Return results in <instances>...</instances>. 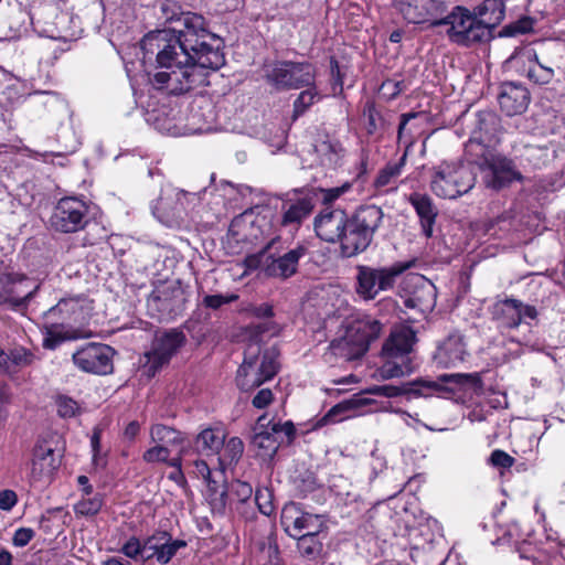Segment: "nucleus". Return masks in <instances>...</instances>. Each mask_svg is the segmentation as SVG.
<instances>
[{"label":"nucleus","instance_id":"nucleus-45","mask_svg":"<svg viewBox=\"0 0 565 565\" xmlns=\"http://www.w3.org/2000/svg\"><path fill=\"white\" fill-rule=\"evenodd\" d=\"M104 503V494L102 493L83 494L82 499L75 503L74 512L79 516H94L99 513Z\"/></svg>","mask_w":565,"mask_h":565},{"label":"nucleus","instance_id":"nucleus-36","mask_svg":"<svg viewBox=\"0 0 565 565\" xmlns=\"http://www.w3.org/2000/svg\"><path fill=\"white\" fill-rule=\"evenodd\" d=\"M351 334L347 331L343 338L335 339L330 344L331 353L345 361L359 360L365 354V347H360L352 341Z\"/></svg>","mask_w":565,"mask_h":565},{"label":"nucleus","instance_id":"nucleus-37","mask_svg":"<svg viewBox=\"0 0 565 565\" xmlns=\"http://www.w3.org/2000/svg\"><path fill=\"white\" fill-rule=\"evenodd\" d=\"M320 534L321 532L311 531L296 537L297 550L301 557L316 561L322 555L323 542Z\"/></svg>","mask_w":565,"mask_h":565},{"label":"nucleus","instance_id":"nucleus-10","mask_svg":"<svg viewBox=\"0 0 565 565\" xmlns=\"http://www.w3.org/2000/svg\"><path fill=\"white\" fill-rule=\"evenodd\" d=\"M316 67L309 62L277 61L265 70L266 82L277 90L300 89L316 82Z\"/></svg>","mask_w":565,"mask_h":565},{"label":"nucleus","instance_id":"nucleus-7","mask_svg":"<svg viewBox=\"0 0 565 565\" xmlns=\"http://www.w3.org/2000/svg\"><path fill=\"white\" fill-rule=\"evenodd\" d=\"M186 343V335L179 329L157 332L151 349L140 359V371L148 379L153 377Z\"/></svg>","mask_w":565,"mask_h":565},{"label":"nucleus","instance_id":"nucleus-55","mask_svg":"<svg viewBox=\"0 0 565 565\" xmlns=\"http://www.w3.org/2000/svg\"><path fill=\"white\" fill-rule=\"evenodd\" d=\"M530 32V18L523 17L516 22L505 25L501 31V36H516Z\"/></svg>","mask_w":565,"mask_h":565},{"label":"nucleus","instance_id":"nucleus-57","mask_svg":"<svg viewBox=\"0 0 565 565\" xmlns=\"http://www.w3.org/2000/svg\"><path fill=\"white\" fill-rule=\"evenodd\" d=\"M34 535H35V533L32 529L20 527L14 532L12 542L15 546L23 547L32 541Z\"/></svg>","mask_w":565,"mask_h":565},{"label":"nucleus","instance_id":"nucleus-12","mask_svg":"<svg viewBox=\"0 0 565 565\" xmlns=\"http://www.w3.org/2000/svg\"><path fill=\"white\" fill-rule=\"evenodd\" d=\"M89 207L76 196H65L57 201L50 217L51 227L68 234L84 230L89 222Z\"/></svg>","mask_w":565,"mask_h":565},{"label":"nucleus","instance_id":"nucleus-20","mask_svg":"<svg viewBox=\"0 0 565 565\" xmlns=\"http://www.w3.org/2000/svg\"><path fill=\"white\" fill-rule=\"evenodd\" d=\"M185 546L184 540H174L167 531H158L145 540V562L156 558L159 564L166 565Z\"/></svg>","mask_w":565,"mask_h":565},{"label":"nucleus","instance_id":"nucleus-19","mask_svg":"<svg viewBox=\"0 0 565 565\" xmlns=\"http://www.w3.org/2000/svg\"><path fill=\"white\" fill-rule=\"evenodd\" d=\"M348 214L342 209L326 206L316 217L313 227L318 237L328 243L341 241Z\"/></svg>","mask_w":565,"mask_h":565},{"label":"nucleus","instance_id":"nucleus-28","mask_svg":"<svg viewBox=\"0 0 565 565\" xmlns=\"http://www.w3.org/2000/svg\"><path fill=\"white\" fill-rule=\"evenodd\" d=\"M367 404V398L354 395L353 397L345 399L332 406L322 417L317 419L313 424V428L318 429L326 425L340 423L352 416L353 412Z\"/></svg>","mask_w":565,"mask_h":565},{"label":"nucleus","instance_id":"nucleus-9","mask_svg":"<svg viewBox=\"0 0 565 565\" xmlns=\"http://www.w3.org/2000/svg\"><path fill=\"white\" fill-rule=\"evenodd\" d=\"M408 268L405 264H394L385 267L358 265L355 267V292L365 300H374L381 292L394 288L396 278Z\"/></svg>","mask_w":565,"mask_h":565},{"label":"nucleus","instance_id":"nucleus-3","mask_svg":"<svg viewBox=\"0 0 565 565\" xmlns=\"http://www.w3.org/2000/svg\"><path fill=\"white\" fill-rule=\"evenodd\" d=\"M383 217L382 209L374 204L361 205L349 215L340 241L342 254L352 257L366 250L381 227Z\"/></svg>","mask_w":565,"mask_h":565},{"label":"nucleus","instance_id":"nucleus-41","mask_svg":"<svg viewBox=\"0 0 565 565\" xmlns=\"http://www.w3.org/2000/svg\"><path fill=\"white\" fill-rule=\"evenodd\" d=\"M303 88L305 89L300 92L292 104L294 119L302 116L313 104L321 99V94L316 85V82H313L311 85L305 86Z\"/></svg>","mask_w":565,"mask_h":565},{"label":"nucleus","instance_id":"nucleus-44","mask_svg":"<svg viewBox=\"0 0 565 565\" xmlns=\"http://www.w3.org/2000/svg\"><path fill=\"white\" fill-rule=\"evenodd\" d=\"M222 452L218 456V463L222 469L236 463L244 451V444L241 438L232 437L222 447Z\"/></svg>","mask_w":565,"mask_h":565},{"label":"nucleus","instance_id":"nucleus-61","mask_svg":"<svg viewBox=\"0 0 565 565\" xmlns=\"http://www.w3.org/2000/svg\"><path fill=\"white\" fill-rule=\"evenodd\" d=\"M349 189V185L332 188L322 190V201L324 204H330L333 201H335L338 198H340L347 190Z\"/></svg>","mask_w":565,"mask_h":565},{"label":"nucleus","instance_id":"nucleus-51","mask_svg":"<svg viewBox=\"0 0 565 565\" xmlns=\"http://www.w3.org/2000/svg\"><path fill=\"white\" fill-rule=\"evenodd\" d=\"M252 494L253 488L248 482L235 480L231 483L230 492H227V498L244 503L250 499Z\"/></svg>","mask_w":565,"mask_h":565},{"label":"nucleus","instance_id":"nucleus-2","mask_svg":"<svg viewBox=\"0 0 565 565\" xmlns=\"http://www.w3.org/2000/svg\"><path fill=\"white\" fill-rule=\"evenodd\" d=\"M85 299L82 297L62 298L43 313L41 329L42 345L46 350H55L62 343L86 339L90 332L74 324L85 320Z\"/></svg>","mask_w":565,"mask_h":565},{"label":"nucleus","instance_id":"nucleus-46","mask_svg":"<svg viewBox=\"0 0 565 565\" xmlns=\"http://www.w3.org/2000/svg\"><path fill=\"white\" fill-rule=\"evenodd\" d=\"M269 427L271 430L270 435L274 436L278 448L281 445L291 444L296 437V428L290 420L285 423L270 420Z\"/></svg>","mask_w":565,"mask_h":565},{"label":"nucleus","instance_id":"nucleus-39","mask_svg":"<svg viewBox=\"0 0 565 565\" xmlns=\"http://www.w3.org/2000/svg\"><path fill=\"white\" fill-rule=\"evenodd\" d=\"M406 160L407 151L404 152L398 161L387 162L385 167L379 171L376 178L374 179V186L379 190L394 183L395 180L402 174L406 164Z\"/></svg>","mask_w":565,"mask_h":565},{"label":"nucleus","instance_id":"nucleus-6","mask_svg":"<svg viewBox=\"0 0 565 565\" xmlns=\"http://www.w3.org/2000/svg\"><path fill=\"white\" fill-rule=\"evenodd\" d=\"M441 383H455L461 387L472 390L481 387V380L477 373H457L441 375L438 377V381L417 380L403 383L402 385H379L371 388L370 392L385 397H396L401 395L427 397L445 391Z\"/></svg>","mask_w":565,"mask_h":565},{"label":"nucleus","instance_id":"nucleus-32","mask_svg":"<svg viewBox=\"0 0 565 565\" xmlns=\"http://www.w3.org/2000/svg\"><path fill=\"white\" fill-rule=\"evenodd\" d=\"M417 280V288L405 303L407 307H418L422 311L431 310L436 305V287L422 276Z\"/></svg>","mask_w":565,"mask_h":565},{"label":"nucleus","instance_id":"nucleus-42","mask_svg":"<svg viewBox=\"0 0 565 565\" xmlns=\"http://www.w3.org/2000/svg\"><path fill=\"white\" fill-rule=\"evenodd\" d=\"M150 436L153 443L166 447L183 443V435L181 431L162 424L152 425Z\"/></svg>","mask_w":565,"mask_h":565},{"label":"nucleus","instance_id":"nucleus-33","mask_svg":"<svg viewBox=\"0 0 565 565\" xmlns=\"http://www.w3.org/2000/svg\"><path fill=\"white\" fill-rule=\"evenodd\" d=\"M269 425L270 419H268L266 415L258 417L253 429L250 443L255 447L265 450L266 455H274L277 452L278 447L274 436L270 435L271 430Z\"/></svg>","mask_w":565,"mask_h":565},{"label":"nucleus","instance_id":"nucleus-22","mask_svg":"<svg viewBox=\"0 0 565 565\" xmlns=\"http://www.w3.org/2000/svg\"><path fill=\"white\" fill-rule=\"evenodd\" d=\"M529 100L527 88L514 82L505 83L499 95L500 108L507 116L523 114L527 109Z\"/></svg>","mask_w":565,"mask_h":565},{"label":"nucleus","instance_id":"nucleus-52","mask_svg":"<svg viewBox=\"0 0 565 565\" xmlns=\"http://www.w3.org/2000/svg\"><path fill=\"white\" fill-rule=\"evenodd\" d=\"M238 299L237 294L230 295H205L202 299V306L212 310H217L224 305L232 303Z\"/></svg>","mask_w":565,"mask_h":565},{"label":"nucleus","instance_id":"nucleus-62","mask_svg":"<svg viewBox=\"0 0 565 565\" xmlns=\"http://www.w3.org/2000/svg\"><path fill=\"white\" fill-rule=\"evenodd\" d=\"M537 66L541 74L537 73V70L532 67V79L540 84L548 83L553 76V70L542 66L539 62Z\"/></svg>","mask_w":565,"mask_h":565},{"label":"nucleus","instance_id":"nucleus-50","mask_svg":"<svg viewBox=\"0 0 565 565\" xmlns=\"http://www.w3.org/2000/svg\"><path fill=\"white\" fill-rule=\"evenodd\" d=\"M145 541L141 542L138 537L131 536L121 547V553L135 561L141 559L145 562L146 547Z\"/></svg>","mask_w":565,"mask_h":565},{"label":"nucleus","instance_id":"nucleus-38","mask_svg":"<svg viewBox=\"0 0 565 565\" xmlns=\"http://www.w3.org/2000/svg\"><path fill=\"white\" fill-rule=\"evenodd\" d=\"M281 331V327L273 321L265 320L258 323H250L244 329V334L248 340V343H257L260 345V342L264 337H275L278 335Z\"/></svg>","mask_w":565,"mask_h":565},{"label":"nucleus","instance_id":"nucleus-63","mask_svg":"<svg viewBox=\"0 0 565 565\" xmlns=\"http://www.w3.org/2000/svg\"><path fill=\"white\" fill-rule=\"evenodd\" d=\"M401 86H402V82H395L393 79H387L382 84V89H387L388 97L394 98L395 96H397L401 93V90H402Z\"/></svg>","mask_w":565,"mask_h":565},{"label":"nucleus","instance_id":"nucleus-35","mask_svg":"<svg viewBox=\"0 0 565 565\" xmlns=\"http://www.w3.org/2000/svg\"><path fill=\"white\" fill-rule=\"evenodd\" d=\"M34 353L22 345H14L10 348L8 351L4 350V361L6 364L8 365L6 374H15L20 370L30 366L34 362Z\"/></svg>","mask_w":565,"mask_h":565},{"label":"nucleus","instance_id":"nucleus-17","mask_svg":"<svg viewBox=\"0 0 565 565\" xmlns=\"http://www.w3.org/2000/svg\"><path fill=\"white\" fill-rule=\"evenodd\" d=\"M395 8L409 23H430L438 25L437 21L446 12V4L439 0H394Z\"/></svg>","mask_w":565,"mask_h":565},{"label":"nucleus","instance_id":"nucleus-29","mask_svg":"<svg viewBox=\"0 0 565 565\" xmlns=\"http://www.w3.org/2000/svg\"><path fill=\"white\" fill-rule=\"evenodd\" d=\"M363 128L369 137L379 139L385 132L387 120L382 109L373 100H366L363 110Z\"/></svg>","mask_w":565,"mask_h":565},{"label":"nucleus","instance_id":"nucleus-43","mask_svg":"<svg viewBox=\"0 0 565 565\" xmlns=\"http://www.w3.org/2000/svg\"><path fill=\"white\" fill-rule=\"evenodd\" d=\"M316 151L322 166L334 169L339 164L343 149L339 142L326 140L316 146Z\"/></svg>","mask_w":565,"mask_h":565},{"label":"nucleus","instance_id":"nucleus-60","mask_svg":"<svg viewBox=\"0 0 565 565\" xmlns=\"http://www.w3.org/2000/svg\"><path fill=\"white\" fill-rule=\"evenodd\" d=\"M273 401V393L268 388H263L258 391V393L254 396L252 404L256 408H265L267 407Z\"/></svg>","mask_w":565,"mask_h":565},{"label":"nucleus","instance_id":"nucleus-1","mask_svg":"<svg viewBox=\"0 0 565 565\" xmlns=\"http://www.w3.org/2000/svg\"><path fill=\"white\" fill-rule=\"evenodd\" d=\"M171 29L157 30L141 40L143 62L152 63L150 83L171 95H182L207 84L206 70L216 71L225 64L218 39L198 13L184 12L174 1L161 6Z\"/></svg>","mask_w":565,"mask_h":565},{"label":"nucleus","instance_id":"nucleus-13","mask_svg":"<svg viewBox=\"0 0 565 565\" xmlns=\"http://www.w3.org/2000/svg\"><path fill=\"white\" fill-rule=\"evenodd\" d=\"M193 198L194 194L183 190L163 189L160 196L151 205L152 214L159 222L169 227L179 226L185 215L186 205Z\"/></svg>","mask_w":565,"mask_h":565},{"label":"nucleus","instance_id":"nucleus-14","mask_svg":"<svg viewBox=\"0 0 565 565\" xmlns=\"http://www.w3.org/2000/svg\"><path fill=\"white\" fill-rule=\"evenodd\" d=\"M113 355L109 345L92 342L76 350L72 360L83 372L105 375L113 372Z\"/></svg>","mask_w":565,"mask_h":565},{"label":"nucleus","instance_id":"nucleus-16","mask_svg":"<svg viewBox=\"0 0 565 565\" xmlns=\"http://www.w3.org/2000/svg\"><path fill=\"white\" fill-rule=\"evenodd\" d=\"M307 254V247L297 245L286 249L282 241L269 250L266 263V276L288 279L297 273L300 258Z\"/></svg>","mask_w":565,"mask_h":565},{"label":"nucleus","instance_id":"nucleus-23","mask_svg":"<svg viewBox=\"0 0 565 565\" xmlns=\"http://www.w3.org/2000/svg\"><path fill=\"white\" fill-rule=\"evenodd\" d=\"M60 466L54 448L46 440H38L32 452L31 478L34 481L52 475Z\"/></svg>","mask_w":565,"mask_h":565},{"label":"nucleus","instance_id":"nucleus-4","mask_svg":"<svg viewBox=\"0 0 565 565\" xmlns=\"http://www.w3.org/2000/svg\"><path fill=\"white\" fill-rule=\"evenodd\" d=\"M278 356L279 351L275 347L262 351V345L247 343L243 363L236 373L237 387L249 392L270 381L279 370Z\"/></svg>","mask_w":565,"mask_h":565},{"label":"nucleus","instance_id":"nucleus-34","mask_svg":"<svg viewBox=\"0 0 565 565\" xmlns=\"http://www.w3.org/2000/svg\"><path fill=\"white\" fill-rule=\"evenodd\" d=\"M224 439L222 430L206 428L196 436L194 446L196 451L204 456L217 455L224 446Z\"/></svg>","mask_w":565,"mask_h":565},{"label":"nucleus","instance_id":"nucleus-58","mask_svg":"<svg viewBox=\"0 0 565 565\" xmlns=\"http://www.w3.org/2000/svg\"><path fill=\"white\" fill-rule=\"evenodd\" d=\"M17 503L18 495L13 490L6 489L0 491V510L11 511Z\"/></svg>","mask_w":565,"mask_h":565},{"label":"nucleus","instance_id":"nucleus-30","mask_svg":"<svg viewBox=\"0 0 565 565\" xmlns=\"http://www.w3.org/2000/svg\"><path fill=\"white\" fill-rule=\"evenodd\" d=\"M313 206L312 199L309 196L297 199L295 202L285 203L282 205L284 213L281 217V225L299 226L301 222L311 214Z\"/></svg>","mask_w":565,"mask_h":565},{"label":"nucleus","instance_id":"nucleus-64","mask_svg":"<svg viewBox=\"0 0 565 565\" xmlns=\"http://www.w3.org/2000/svg\"><path fill=\"white\" fill-rule=\"evenodd\" d=\"M194 467H195L196 475L201 476L204 480L212 477L211 469H210L209 465L206 463V461L201 460V459L195 460Z\"/></svg>","mask_w":565,"mask_h":565},{"label":"nucleus","instance_id":"nucleus-5","mask_svg":"<svg viewBox=\"0 0 565 565\" xmlns=\"http://www.w3.org/2000/svg\"><path fill=\"white\" fill-rule=\"evenodd\" d=\"M416 342L415 331L407 326H397L391 330L381 351L383 360L379 369L383 379L404 376L413 371L412 351Z\"/></svg>","mask_w":565,"mask_h":565},{"label":"nucleus","instance_id":"nucleus-26","mask_svg":"<svg viewBox=\"0 0 565 565\" xmlns=\"http://www.w3.org/2000/svg\"><path fill=\"white\" fill-rule=\"evenodd\" d=\"M25 282L24 278L14 280L11 276H7L0 289V305H7L12 309L24 308L39 288L36 286L33 290H22Z\"/></svg>","mask_w":565,"mask_h":565},{"label":"nucleus","instance_id":"nucleus-49","mask_svg":"<svg viewBox=\"0 0 565 565\" xmlns=\"http://www.w3.org/2000/svg\"><path fill=\"white\" fill-rule=\"evenodd\" d=\"M514 461L512 456L501 449L493 450L487 460L488 465L498 469L501 476L513 466Z\"/></svg>","mask_w":565,"mask_h":565},{"label":"nucleus","instance_id":"nucleus-15","mask_svg":"<svg viewBox=\"0 0 565 565\" xmlns=\"http://www.w3.org/2000/svg\"><path fill=\"white\" fill-rule=\"evenodd\" d=\"M280 525L288 536L296 539L306 532H322L324 522L322 515L306 512L299 504L290 502L281 510Z\"/></svg>","mask_w":565,"mask_h":565},{"label":"nucleus","instance_id":"nucleus-59","mask_svg":"<svg viewBox=\"0 0 565 565\" xmlns=\"http://www.w3.org/2000/svg\"><path fill=\"white\" fill-rule=\"evenodd\" d=\"M246 311L255 317V318H258V319H268V318H271L274 316V309H273V306H270L269 303H262V305H258V306H250L249 308L246 309Z\"/></svg>","mask_w":565,"mask_h":565},{"label":"nucleus","instance_id":"nucleus-54","mask_svg":"<svg viewBox=\"0 0 565 565\" xmlns=\"http://www.w3.org/2000/svg\"><path fill=\"white\" fill-rule=\"evenodd\" d=\"M170 456V450L168 447L157 444V446L149 448L142 455V459L146 462H166Z\"/></svg>","mask_w":565,"mask_h":565},{"label":"nucleus","instance_id":"nucleus-53","mask_svg":"<svg viewBox=\"0 0 565 565\" xmlns=\"http://www.w3.org/2000/svg\"><path fill=\"white\" fill-rule=\"evenodd\" d=\"M57 414L63 418H72L79 413L76 401L67 396H58L56 399Z\"/></svg>","mask_w":565,"mask_h":565},{"label":"nucleus","instance_id":"nucleus-11","mask_svg":"<svg viewBox=\"0 0 565 565\" xmlns=\"http://www.w3.org/2000/svg\"><path fill=\"white\" fill-rule=\"evenodd\" d=\"M438 25L449 24V39L459 45L470 46L490 40V30L478 21L475 13L463 7H456L446 18L437 21Z\"/></svg>","mask_w":565,"mask_h":565},{"label":"nucleus","instance_id":"nucleus-18","mask_svg":"<svg viewBox=\"0 0 565 565\" xmlns=\"http://www.w3.org/2000/svg\"><path fill=\"white\" fill-rule=\"evenodd\" d=\"M480 168L484 172L486 186L497 191L521 179V174L514 169L512 161L500 156L484 158Z\"/></svg>","mask_w":565,"mask_h":565},{"label":"nucleus","instance_id":"nucleus-40","mask_svg":"<svg viewBox=\"0 0 565 565\" xmlns=\"http://www.w3.org/2000/svg\"><path fill=\"white\" fill-rule=\"evenodd\" d=\"M544 531L546 532V540L551 541V544L543 550L540 555V564L543 565H564L565 564V544L556 543L554 537V532L550 530L547 532L545 525H543Z\"/></svg>","mask_w":565,"mask_h":565},{"label":"nucleus","instance_id":"nucleus-8","mask_svg":"<svg viewBox=\"0 0 565 565\" xmlns=\"http://www.w3.org/2000/svg\"><path fill=\"white\" fill-rule=\"evenodd\" d=\"M476 183V174L469 166L444 162L435 169L431 191L443 199H456L468 193Z\"/></svg>","mask_w":565,"mask_h":565},{"label":"nucleus","instance_id":"nucleus-21","mask_svg":"<svg viewBox=\"0 0 565 565\" xmlns=\"http://www.w3.org/2000/svg\"><path fill=\"white\" fill-rule=\"evenodd\" d=\"M467 355L463 338L459 333L449 334L437 348L434 360L443 367H455L463 362Z\"/></svg>","mask_w":565,"mask_h":565},{"label":"nucleus","instance_id":"nucleus-27","mask_svg":"<svg viewBox=\"0 0 565 565\" xmlns=\"http://www.w3.org/2000/svg\"><path fill=\"white\" fill-rule=\"evenodd\" d=\"M383 323L367 316L355 320L348 329V332L351 334L352 341H356L360 347H365L366 353L371 343L383 333Z\"/></svg>","mask_w":565,"mask_h":565},{"label":"nucleus","instance_id":"nucleus-31","mask_svg":"<svg viewBox=\"0 0 565 565\" xmlns=\"http://www.w3.org/2000/svg\"><path fill=\"white\" fill-rule=\"evenodd\" d=\"M475 15L478 18L480 23L490 30L491 39L492 30L504 18V3L502 0H484L475 9Z\"/></svg>","mask_w":565,"mask_h":565},{"label":"nucleus","instance_id":"nucleus-47","mask_svg":"<svg viewBox=\"0 0 565 565\" xmlns=\"http://www.w3.org/2000/svg\"><path fill=\"white\" fill-rule=\"evenodd\" d=\"M277 244H280V237H275L266 244V246L256 254H252L245 257L244 265L247 270H256L262 268L266 274V260L267 255L271 248H275Z\"/></svg>","mask_w":565,"mask_h":565},{"label":"nucleus","instance_id":"nucleus-56","mask_svg":"<svg viewBox=\"0 0 565 565\" xmlns=\"http://www.w3.org/2000/svg\"><path fill=\"white\" fill-rule=\"evenodd\" d=\"M255 502L264 515L269 516L274 512L271 503V493L268 489H257L255 493Z\"/></svg>","mask_w":565,"mask_h":565},{"label":"nucleus","instance_id":"nucleus-25","mask_svg":"<svg viewBox=\"0 0 565 565\" xmlns=\"http://www.w3.org/2000/svg\"><path fill=\"white\" fill-rule=\"evenodd\" d=\"M409 204L414 207L422 227L423 234L429 238L434 233V225L438 216V209L433 199L425 193L413 192L408 196Z\"/></svg>","mask_w":565,"mask_h":565},{"label":"nucleus","instance_id":"nucleus-24","mask_svg":"<svg viewBox=\"0 0 565 565\" xmlns=\"http://www.w3.org/2000/svg\"><path fill=\"white\" fill-rule=\"evenodd\" d=\"M493 319L503 328L518 327L522 317L530 316V307L516 299L498 300L491 310Z\"/></svg>","mask_w":565,"mask_h":565},{"label":"nucleus","instance_id":"nucleus-48","mask_svg":"<svg viewBox=\"0 0 565 565\" xmlns=\"http://www.w3.org/2000/svg\"><path fill=\"white\" fill-rule=\"evenodd\" d=\"M210 492V501L213 510L223 511L226 505L227 491L212 477L205 479Z\"/></svg>","mask_w":565,"mask_h":565}]
</instances>
